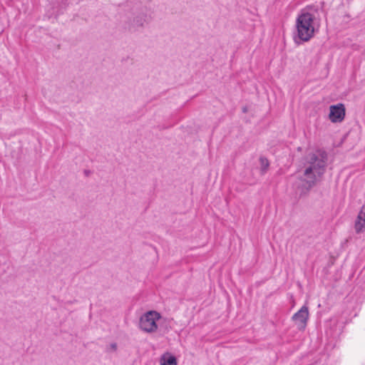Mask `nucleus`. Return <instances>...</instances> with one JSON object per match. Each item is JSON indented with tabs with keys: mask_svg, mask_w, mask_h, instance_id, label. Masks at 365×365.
I'll return each instance as SVG.
<instances>
[{
	"mask_svg": "<svg viewBox=\"0 0 365 365\" xmlns=\"http://www.w3.org/2000/svg\"><path fill=\"white\" fill-rule=\"evenodd\" d=\"M260 165H261V169L262 174L265 173L267 172V170L269 165V161L266 158L261 157L259 159Z\"/></svg>",
	"mask_w": 365,
	"mask_h": 365,
	"instance_id": "obj_8",
	"label": "nucleus"
},
{
	"mask_svg": "<svg viewBox=\"0 0 365 365\" xmlns=\"http://www.w3.org/2000/svg\"><path fill=\"white\" fill-rule=\"evenodd\" d=\"M309 316V309L306 305H304L297 312H296L292 316V319L299 330L305 329Z\"/></svg>",
	"mask_w": 365,
	"mask_h": 365,
	"instance_id": "obj_4",
	"label": "nucleus"
},
{
	"mask_svg": "<svg viewBox=\"0 0 365 365\" xmlns=\"http://www.w3.org/2000/svg\"><path fill=\"white\" fill-rule=\"evenodd\" d=\"M354 229L356 233L365 231V205L361 207L358 214L354 224Z\"/></svg>",
	"mask_w": 365,
	"mask_h": 365,
	"instance_id": "obj_6",
	"label": "nucleus"
},
{
	"mask_svg": "<svg viewBox=\"0 0 365 365\" xmlns=\"http://www.w3.org/2000/svg\"><path fill=\"white\" fill-rule=\"evenodd\" d=\"M160 365H177L176 358L169 353H165L160 357Z\"/></svg>",
	"mask_w": 365,
	"mask_h": 365,
	"instance_id": "obj_7",
	"label": "nucleus"
},
{
	"mask_svg": "<svg viewBox=\"0 0 365 365\" xmlns=\"http://www.w3.org/2000/svg\"><path fill=\"white\" fill-rule=\"evenodd\" d=\"M326 166L327 154L325 152L317 150L309 153L306 156L302 180L308 189L313 187L322 178L325 172Z\"/></svg>",
	"mask_w": 365,
	"mask_h": 365,
	"instance_id": "obj_1",
	"label": "nucleus"
},
{
	"mask_svg": "<svg viewBox=\"0 0 365 365\" xmlns=\"http://www.w3.org/2000/svg\"><path fill=\"white\" fill-rule=\"evenodd\" d=\"M317 9L314 6H307L301 9L296 19L297 38L304 42L312 38L318 32L319 24L316 18Z\"/></svg>",
	"mask_w": 365,
	"mask_h": 365,
	"instance_id": "obj_2",
	"label": "nucleus"
},
{
	"mask_svg": "<svg viewBox=\"0 0 365 365\" xmlns=\"http://www.w3.org/2000/svg\"><path fill=\"white\" fill-rule=\"evenodd\" d=\"M110 349L115 351L117 349V344L115 343H112L110 344Z\"/></svg>",
	"mask_w": 365,
	"mask_h": 365,
	"instance_id": "obj_9",
	"label": "nucleus"
},
{
	"mask_svg": "<svg viewBox=\"0 0 365 365\" xmlns=\"http://www.w3.org/2000/svg\"><path fill=\"white\" fill-rule=\"evenodd\" d=\"M329 118L332 123H341L344 120L346 114L344 104L332 105L329 107Z\"/></svg>",
	"mask_w": 365,
	"mask_h": 365,
	"instance_id": "obj_5",
	"label": "nucleus"
},
{
	"mask_svg": "<svg viewBox=\"0 0 365 365\" xmlns=\"http://www.w3.org/2000/svg\"><path fill=\"white\" fill-rule=\"evenodd\" d=\"M161 318V314L157 311H148L140 317L138 327L145 333H155L158 329V322Z\"/></svg>",
	"mask_w": 365,
	"mask_h": 365,
	"instance_id": "obj_3",
	"label": "nucleus"
}]
</instances>
